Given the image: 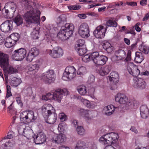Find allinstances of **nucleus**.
Returning a JSON list of instances; mask_svg holds the SVG:
<instances>
[{
  "label": "nucleus",
  "mask_w": 149,
  "mask_h": 149,
  "mask_svg": "<svg viewBox=\"0 0 149 149\" xmlns=\"http://www.w3.org/2000/svg\"><path fill=\"white\" fill-rule=\"evenodd\" d=\"M34 57L29 52L26 56V60L29 62H30L32 61Z\"/></svg>",
  "instance_id": "obj_52"
},
{
  "label": "nucleus",
  "mask_w": 149,
  "mask_h": 149,
  "mask_svg": "<svg viewBox=\"0 0 149 149\" xmlns=\"http://www.w3.org/2000/svg\"><path fill=\"white\" fill-rule=\"evenodd\" d=\"M132 86L136 89L142 90L146 88L147 84L143 79L134 77L133 79Z\"/></svg>",
  "instance_id": "obj_9"
},
{
  "label": "nucleus",
  "mask_w": 149,
  "mask_h": 149,
  "mask_svg": "<svg viewBox=\"0 0 149 149\" xmlns=\"http://www.w3.org/2000/svg\"><path fill=\"white\" fill-rule=\"evenodd\" d=\"M118 60L123 59L126 57L125 52L122 49L116 50L115 52Z\"/></svg>",
  "instance_id": "obj_25"
},
{
  "label": "nucleus",
  "mask_w": 149,
  "mask_h": 149,
  "mask_svg": "<svg viewBox=\"0 0 149 149\" xmlns=\"http://www.w3.org/2000/svg\"><path fill=\"white\" fill-rule=\"evenodd\" d=\"M126 33H131L134 35H135L136 34L134 30L132 29H130L129 30H127Z\"/></svg>",
  "instance_id": "obj_60"
},
{
  "label": "nucleus",
  "mask_w": 149,
  "mask_h": 149,
  "mask_svg": "<svg viewBox=\"0 0 149 149\" xmlns=\"http://www.w3.org/2000/svg\"><path fill=\"white\" fill-rule=\"evenodd\" d=\"M107 26L116 27L117 26V23L115 21L109 20L106 22Z\"/></svg>",
  "instance_id": "obj_46"
},
{
  "label": "nucleus",
  "mask_w": 149,
  "mask_h": 149,
  "mask_svg": "<svg viewBox=\"0 0 149 149\" xmlns=\"http://www.w3.org/2000/svg\"><path fill=\"white\" fill-rule=\"evenodd\" d=\"M15 144V142L13 141H7L4 144V148L6 149H10V148L13 147Z\"/></svg>",
  "instance_id": "obj_45"
},
{
  "label": "nucleus",
  "mask_w": 149,
  "mask_h": 149,
  "mask_svg": "<svg viewBox=\"0 0 149 149\" xmlns=\"http://www.w3.org/2000/svg\"><path fill=\"white\" fill-rule=\"evenodd\" d=\"M20 118L22 123H27V111H23L20 113Z\"/></svg>",
  "instance_id": "obj_32"
},
{
  "label": "nucleus",
  "mask_w": 149,
  "mask_h": 149,
  "mask_svg": "<svg viewBox=\"0 0 149 149\" xmlns=\"http://www.w3.org/2000/svg\"><path fill=\"white\" fill-rule=\"evenodd\" d=\"M149 17V12L146 13L143 19V21H145L148 20Z\"/></svg>",
  "instance_id": "obj_64"
},
{
  "label": "nucleus",
  "mask_w": 149,
  "mask_h": 149,
  "mask_svg": "<svg viewBox=\"0 0 149 149\" xmlns=\"http://www.w3.org/2000/svg\"><path fill=\"white\" fill-rule=\"evenodd\" d=\"M16 6L15 3L13 2H9L6 3L2 9V12H5L7 15H8L9 13H11L13 14L16 11Z\"/></svg>",
  "instance_id": "obj_13"
},
{
  "label": "nucleus",
  "mask_w": 149,
  "mask_h": 149,
  "mask_svg": "<svg viewBox=\"0 0 149 149\" xmlns=\"http://www.w3.org/2000/svg\"><path fill=\"white\" fill-rule=\"evenodd\" d=\"M102 45L103 49L108 53H111L112 52L113 47L109 42H104L102 43Z\"/></svg>",
  "instance_id": "obj_27"
},
{
  "label": "nucleus",
  "mask_w": 149,
  "mask_h": 149,
  "mask_svg": "<svg viewBox=\"0 0 149 149\" xmlns=\"http://www.w3.org/2000/svg\"><path fill=\"white\" fill-rule=\"evenodd\" d=\"M84 104L88 108L93 109L95 107V106L93 103H84Z\"/></svg>",
  "instance_id": "obj_54"
},
{
  "label": "nucleus",
  "mask_w": 149,
  "mask_h": 149,
  "mask_svg": "<svg viewBox=\"0 0 149 149\" xmlns=\"http://www.w3.org/2000/svg\"><path fill=\"white\" fill-rule=\"evenodd\" d=\"M108 80L111 83L116 84L117 83L119 80L118 74L116 72H112L108 76Z\"/></svg>",
  "instance_id": "obj_18"
},
{
  "label": "nucleus",
  "mask_w": 149,
  "mask_h": 149,
  "mask_svg": "<svg viewBox=\"0 0 149 149\" xmlns=\"http://www.w3.org/2000/svg\"><path fill=\"white\" fill-rule=\"evenodd\" d=\"M87 72L86 68L84 66H81L79 68L77 72V74L81 76L85 74Z\"/></svg>",
  "instance_id": "obj_41"
},
{
  "label": "nucleus",
  "mask_w": 149,
  "mask_h": 149,
  "mask_svg": "<svg viewBox=\"0 0 149 149\" xmlns=\"http://www.w3.org/2000/svg\"><path fill=\"white\" fill-rule=\"evenodd\" d=\"M25 125H22L18 128V132L20 134H23L24 133L25 131Z\"/></svg>",
  "instance_id": "obj_50"
},
{
  "label": "nucleus",
  "mask_w": 149,
  "mask_h": 149,
  "mask_svg": "<svg viewBox=\"0 0 149 149\" xmlns=\"http://www.w3.org/2000/svg\"><path fill=\"white\" fill-rule=\"evenodd\" d=\"M71 123L72 125L75 127H77L78 125V121L76 120L73 119L72 120Z\"/></svg>",
  "instance_id": "obj_56"
},
{
  "label": "nucleus",
  "mask_w": 149,
  "mask_h": 149,
  "mask_svg": "<svg viewBox=\"0 0 149 149\" xmlns=\"http://www.w3.org/2000/svg\"><path fill=\"white\" fill-rule=\"evenodd\" d=\"M140 24L139 23H138L135 25V29L136 31L138 32H139L141 31V28L139 26V25Z\"/></svg>",
  "instance_id": "obj_61"
},
{
  "label": "nucleus",
  "mask_w": 149,
  "mask_h": 149,
  "mask_svg": "<svg viewBox=\"0 0 149 149\" xmlns=\"http://www.w3.org/2000/svg\"><path fill=\"white\" fill-rule=\"evenodd\" d=\"M140 75H149V72L147 71H146L145 72H140Z\"/></svg>",
  "instance_id": "obj_63"
},
{
  "label": "nucleus",
  "mask_w": 149,
  "mask_h": 149,
  "mask_svg": "<svg viewBox=\"0 0 149 149\" xmlns=\"http://www.w3.org/2000/svg\"><path fill=\"white\" fill-rule=\"evenodd\" d=\"M13 22L11 20H7L0 26V29L3 32H10L13 29Z\"/></svg>",
  "instance_id": "obj_12"
},
{
  "label": "nucleus",
  "mask_w": 149,
  "mask_h": 149,
  "mask_svg": "<svg viewBox=\"0 0 149 149\" xmlns=\"http://www.w3.org/2000/svg\"><path fill=\"white\" fill-rule=\"evenodd\" d=\"M127 69L129 73L133 76L136 77L140 74V72L138 66L133 63H128Z\"/></svg>",
  "instance_id": "obj_11"
},
{
  "label": "nucleus",
  "mask_w": 149,
  "mask_h": 149,
  "mask_svg": "<svg viewBox=\"0 0 149 149\" xmlns=\"http://www.w3.org/2000/svg\"><path fill=\"white\" fill-rule=\"evenodd\" d=\"M33 139L36 144H42L46 141V136L43 133L40 132L36 136L35 135Z\"/></svg>",
  "instance_id": "obj_15"
},
{
  "label": "nucleus",
  "mask_w": 149,
  "mask_h": 149,
  "mask_svg": "<svg viewBox=\"0 0 149 149\" xmlns=\"http://www.w3.org/2000/svg\"><path fill=\"white\" fill-rule=\"evenodd\" d=\"M13 132L10 131L8 132L6 136V138L7 139H11L13 137ZM6 139V137L4 138V139Z\"/></svg>",
  "instance_id": "obj_55"
},
{
  "label": "nucleus",
  "mask_w": 149,
  "mask_h": 149,
  "mask_svg": "<svg viewBox=\"0 0 149 149\" xmlns=\"http://www.w3.org/2000/svg\"><path fill=\"white\" fill-rule=\"evenodd\" d=\"M8 37L10 38L11 40H12V41H14V43L15 44L19 39L20 36L19 34L17 33H15L11 34Z\"/></svg>",
  "instance_id": "obj_36"
},
{
  "label": "nucleus",
  "mask_w": 149,
  "mask_h": 149,
  "mask_svg": "<svg viewBox=\"0 0 149 149\" xmlns=\"http://www.w3.org/2000/svg\"><path fill=\"white\" fill-rule=\"evenodd\" d=\"M36 119V117L35 116L33 111H27V123H29L33 121Z\"/></svg>",
  "instance_id": "obj_30"
},
{
  "label": "nucleus",
  "mask_w": 149,
  "mask_h": 149,
  "mask_svg": "<svg viewBox=\"0 0 149 149\" xmlns=\"http://www.w3.org/2000/svg\"><path fill=\"white\" fill-rule=\"evenodd\" d=\"M55 76L53 70H48L42 74V79L46 83L50 84L55 80Z\"/></svg>",
  "instance_id": "obj_8"
},
{
  "label": "nucleus",
  "mask_w": 149,
  "mask_h": 149,
  "mask_svg": "<svg viewBox=\"0 0 149 149\" xmlns=\"http://www.w3.org/2000/svg\"><path fill=\"white\" fill-rule=\"evenodd\" d=\"M27 52L24 48H21L15 50L12 55V58L17 61L23 60L26 56Z\"/></svg>",
  "instance_id": "obj_7"
},
{
  "label": "nucleus",
  "mask_w": 149,
  "mask_h": 149,
  "mask_svg": "<svg viewBox=\"0 0 149 149\" xmlns=\"http://www.w3.org/2000/svg\"><path fill=\"white\" fill-rule=\"evenodd\" d=\"M63 54V51L62 48L59 47H56L54 48L52 54V57L57 58L62 56Z\"/></svg>",
  "instance_id": "obj_17"
},
{
  "label": "nucleus",
  "mask_w": 149,
  "mask_h": 149,
  "mask_svg": "<svg viewBox=\"0 0 149 149\" xmlns=\"http://www.w3.org/2000/svg\"><path fill=\"white\" fill-rule=\"evenodd\" d=\"M15 44L14 41H12V40H11L10 38L8 37L6 39L4 45L6 47L9 48L11 47Z\"/></svg>",
  "instance_id": "obj_35"
},
{
  "label": "nucleus",
  "mask_w": 149,
  "mask_h": 149,
  "mask_svg": "<svg viewBox=\"0 0 149 149\" xmlns=\"http://www.w3.org/2000/svg\"><path fill=\"white\" fill-rule=\"evenodd\" d=\"M74 27L72 24H66L62 26L57 35V37L62 41H64L68 39L73 34Z\"/></svg>",
  "instance_id": "obj_3"
},
{
  "label": "nucleus",
  "mask_w": 149,
  "mask_h": 149,
  "mask_svg": "<svg viewBox=\"0 0 149 149\" xmlns=\"http://www.w3.org/2000/svg\"><path fill=\"white\" fill-rule=\"evenodd\" d=\"M86 47L85 45V40L83 39H79L76 42L75 45V48L84 47Z\"/></svg>",
  "instance_id": "obj_37"
},
{
  "label": "nucleus",
  "mask_w": 149,
  "mask_h": 149,
  "mask_svg": "<svg viewBox=\"0 0 149 149\" xmlns=\"http://www.w3.org/2000/svg\"><path fill=\"white\" fill-rule=\"evenodd\" d=\"M140 3L141 6H146L147 4V0H141Z\"/></svg>",
  "instance_id": "obj_62"
},
{
  "label": "nucleus",
  "mask_w": 149,
  "mask_h": 149,
  "mask_svg": "<svg viewBox=\"0 0 149 149\" xmlns=\"http://www.w3.org/2000/svg\"><path fill=\"white\" fill-rule=\"evenodd\" d=\"M39 31L38 29L34 28L31 34L32 37L34 39H37L38 38Z\"/></svg>",
  "instance_id": "obj_38"
},
{
  "label": "nucleus",
  "mask_w": 149,
  "mask_h": 149,
  "mask_svg": "<svg viewBox=\"0 0 149 149\" xmlns=\"http://www.w3.org/2000/svg\"><path fill=\"white\" fill-rule=\"evenodd\" d=\"M81 7L79 5H72L69 6L68 8L70 10H79L80 8Z\"/></svg>",
  "instance_id": "obj_53"
},
{
  "label": "nucleus",
  "mask_w": 149,
  "mask_h": 149,
  "mask_svg": "<svg viewBox=\"0 0 149 149\" xmlns=\"http://www.w3.org/2000/svg\"><path fill=\"white\" fill-rule=\"evenodd\" d=\"M66 140V137L65 134L61 133L59 134H55L52 138V142L57 143H60L64 142Z\"/></svg>",
  "instance_id": "obj_16"
},
{
  "label": "nucleus",
  "mask_w": 149,
  "mask_h": 149,
  "mask_svg": "<svg viewBox=\"0 0 149 149\" xmlns=\"http://www.w3.org/2000/svg\"><path fill=\"white\" fill-rule=\"evenodd\" d=\"M140 112L141 116L142 118L146 119L148 117L149 111L146 105H142L140 107Z\"/></svg>",
  "instance_id": "obj_22"
},
{
  "label": "nucleus",
  "mask_w": 149,
  "mask_h": 149,
  "mask_svg": "<svg viewBox=\"0 0 149 149\" xmlns=\"http://www.w3.org/2000/svg\"><path fill=\"white\" fill-rule=\"evenodd\" d=\"M27 69L29 71H34L35 73L39 68V65L38 64H31L27 66Z\"/></svg>",
  "instance_id": "obj_31"
},
{
  "label": "nucleus",
  "mask_w": 149,
  "mask_h": 149,
  "mask_svg": "<svg viewBox=\"0 0 149 149\" xmlns=\"http://www.w3.org/2000/svg\"><path fill=\"white\" fill-rule=\"evenodd\" d=\"M29 52L35 57L37 56L39 54V50L35 47L32 48Z\"/></svg>",
  "instance_id": "obj_47"
},
{
  "label": "nucleus",
  "mask_w": 149,
  "mask_h": 149,
  "mask_svg": "<svg viewBox=\"0 0 149 149\" xmlns=\"http://www.w3.org/2000/svg\"><path fill=\"white\" fill-rule=\"evenodd\" d=\"M76 130L79 135H84L85 134V130L82 126H77L76 129Z\"/></svg>",
  "instance_id": "obj_43"
},
{
  "label": "nucleus",
  "mask_w": 149,
  "mask_h": 149,
  "mask_svg": "<svg viewBox=\"0 0 149 149\" xmlns=\"http://www.w3.org/2000/svg\"><path fill=\"white\" fill-rule=\"evenodd\" d=\"M131 52L130 51H128L127 54V57H126L125 60L127 61H130L131 60Z\"/></svg>",
  "instance_id": "obj_58"
},
{
  "label": "nucleus",
  "mask_w": 149,
  "mask_h": 149,
  "mask_svg": "<svg viewBox=\"0 0 149 149\" xmlns=\"http://www.w3.org/2000/svg\"><path fill=\"white\" fill-rule=\"evenodd\" d=\"M92 53L90 54H86L82 57V60L85 62H88L91 60L93 61V58L92 57Z\"/></svg>",
  "instance_id": "obj_40"
},
{
  "label": "nucleus",
  "mask_w": 149,
  "mask_h": 149,
  "mask_svg": "<svg viewBox=\"0 0 149 149\" xmlns=\"http://www.w3.org/2000/svg\"><path fill=\"white\" fill-rule=\"evenodd\" d=\"M23 135L29 139L33 138L34 136L33 130L28 126L25 127V131Z\"/></svg>",
  "instance_id": "obj_24"
},
{
  "label": "nucleus",
  "mask_w": 149,
  "mask_h": 149,
  "mask_svg": "<svg viewBox=\"0 0 149 149\" xmlns=\"http://www.w3.org/2000/svg\"><path fill=\"white\" fill-rule=\"evenodd\" d=\"M115 108L116 107L113 105H109L104 107L102 112L107 116H110L113 114Z\"/></svg>",
  "instance_id": "obj_19"
},
{
  "label": "nucleus",
  "mask_w": 149,
  "mask_h": 149,
  "mask_svg": "<svg viewBox=\"0 0 149 149\" xmlns=\"http://www.w3.org/2000/svg\"><path fill=\"white\" fill-rule=\"evenodd\" d=\"M92 57L93 58V62L97 65H104L106 63L108 59V57L105 56L100 55L99 53L97 52H93Z\"/></svg>",
  "instance_id": "obj_6"
},
{
  "label": "nucleus",
  "mask_w": 149,
  "mask_h": 149,
  "mask_svg": "<svg viewBox=\"0 0 149 149\" xmlns=\"http://www.w3.org/2000/svg\"><path fill=\"white\" fill-rule=\"evenodd\" d=\"M42 116L47 123L52 124L56 122L57 115L54 113V110L51 105L45 104L42 107Z\"/></svg>",
  "instance_id": "obj_1"
},
{
  "label": "nucleus",
  "mask_w": 149,
  "mask_h": 149,
  "mask_svg": "<svg viewBox=\"0 0 149 149\" xmlns=\"http://www.w3.org/2000/svg\"><path fill=\"white\" fill-rule=\"evenodd\" d=\"M139 50L145 54H147L149 52V47L146 45H141L139 47Z\"/></svg>",
  "instance_id": "obj_42"
},
{
  "label": "nucleus",
  "mask_w": 149,
  "mask_h": 149,
  "mask_svg": "<svg viewBox=\"0 0 149 149\" xmlns=\"http://www.w3.org/2000/svg\"><path fill=\"white\" fill-rule=\"evenodd\" d=\"M78 32L80 35L83 38H87L90 36L89 28L86 23H83L81 24Z\"/></svg>",
  "instance_id": "obj_10"
},
{
  "label": "nucleus",
  "mask_w": 149,
  "mask_h": 149,
  "mask_svg": "<svg viewBox=\"0 0 149 149\" xmlns=\"http://www.w3.org/2000/svg\"><path fill=\"white\" fill-rule=\"evenodd\" d=\"M8 55L0 52V66L4 71H6L8 74H11L14 73L15 70L12 67H10L8 68Z\"/></svg>",
  "instance_id": "obj_4"
},
{
  "label": "nucleus",
  "mask_w": 149,
  "mask_h": 149,
  "mask_svg": "<svg viewBox=\"0 0 149 149\" xmlns=\"http://www.w3.org/2000/svg\"><path fill=\"white\" fill-rule=\"evenodd\" d=\"M78 146L81 147V148L82 149H84L86 148V143L81 140L78 141L76 143Z\"/></svg>",
  "instance_id": "obj_48"
},
{
  "label": "nucleus",
  "mask_w": 149,
  "mask_h": 149,
  "mask_svg": "<svg viewBox=\"0 0 149 149\" xmlns=\"http://www.w3.org/2000/svg\"><path fill=\"white\" fill-rule=\"evenodd\" d=\"M56 22L59 26L62 25L66 22V17L65 15L62 14L59 16L56 19Z\"/></svg>",
  "instance_id": "obj_28"
},
{
  "label": "nucleus",
  "mask_w": 149,
  "mask_h": 149,
  "mask_svg": "<svg viewBox=\"0 0 149 149\" xmlns=\"http://www.w3.org/2000/svg\"><path fill=\"white\" fill-rule=\"evenodd\" d=\"M67 125L64 123H61L60 124L58 127V130L59 132L62 133V132H64V131L65 130V129L67 128Z\"/></svg>",
  "instance_id": "obj_44"
},
{
  "label": "nucleus",
  "mask_w": 149,
  "mask_h": 149,
  "mask_svg": "<svg viewBox=\"0 0 149 149\" xmlns=\"http://www.w3.org/2000/svg\"><path fill=\"white\" fill-rule=\"evenodd\" d=\"M77 90L80 94L83 95H85L87 92L86 87L83 85L79 86L77 88Z\"/></svg>",
  "instance_id": "obj_33"
},
{
  "label": "nucleus",
  "mask_w": 149,
  "mask_h": 149,
  "mask_svg": "<svg viewBox=\"0 0 149 149\" xmlns=\"http://www.w3.org/2000/svg\"><path fill=\"white\" fill-rule=\"evenodd\" d=\"M78 113L80 116L84 118L86 121H89L91 119V118L89 115V111L87 110L80 109L79 110Z\"/></svg>",
  "instance_id": "obj_23"
},
{
  "label": "nucleus",
  "mask_w": 149,
  "mask_h": 149,
  "mask_svg": "<svg viewBox=\"0 0 149 149\" xmlns=\"http://www.w3.org/2000/svg\"><path fill=\"white\" fill-rule=\"evenodd\" d=\"M126 4L128 6H137V3L134 1L127 2L126 3Z\"/></svg>",
  "instance_id": "obj_59"
},
{
  "label": "nucleus",
  "mask_w": 149,
  "mask_h": 149,
  "mask_svg": "<svg viewBox=\"0 0 149 149\" xmlns=\"http://www.w3.org/2000/svg\"><path fill=\"white\" fill-rule=\"evenodd\" d=\"M111 67L108 65H106L101 67L98 70V72L100 75L104 76L108 74L111 70Z\"/></svg>",
  "instance_id": "obj_21"
},
{
  "label": "nucleus",
  "mask_w": 149,
  "mask_h": 149,
  "mask_svg": "<svg viewBox=\"0 0 149 149\" xmlns=\"http://www.w3.org/2000/svg\"><path fill=\"white\" fill-rule=\"evenodd\" d=\"M58 118L61 121L63 122L67 119V116L63 113H61L58 114Z\"/></svg>",
  "instance_id": "obj_49"
},
{
  "label": "nucleus",
  "mask_w": 149,
  "mask_h": 149,
  "mask_svg": "<svg viewBox=\"0 0 149 149\" xmlns=\"http://www.w3.org/2000/svg\"><path fill=\"white\" fill-rule=\"evenodd\" d=\"M144 57L143 54L140 52H136L135 53V57L134 61L136 62L140 63L144 60Z\"/></svg>",
  "instance_id": "obj_29"
},
{
  "label": "nucleus",
  "mask_w": 149,
  "mask_h": 149,
  "mask_svg": "<svg viewBox=\"0 0 149 149\" xmlns=\"http://www.w3.org/2000/svg\"><path fill=\"white\" fill-rule=\"evenodd\" d=\"M76 69L73 66H69L66 67L63 73L62 79L68 81L73 79L76 76Z\"/></svg>",
  "instance_id": "obj_5"
},
{
  "label": "nucleus",
  "mask_w": 149,
  "mask_h": 149,
  "mask_svg": "<svg viewBox=\"0 0 149 149\" xmlns=\"http://www.w3.org/2000/svg\"><path fill=\"white\" fill-rule=\"evenodd\" d=\"M8 112L11 115H15L13 117V120L12 121V123L14 124L15 123V120L16 118L15 115H16L17 111L16 109L14 107L13 103H12L8 107Z\"/></svg>",
  "instance_id": "obj_26"
},
{
  "label": "nucleus",
  "mask_w": 149,
  "mask_h": 149,
  "mask_svg": "<svg viewBox=\"0 0 149 149\" xmlns=\"http://www.w3.org/2000/svg\"><path fill=\"white\" fill-rule=\"evenodd\" d=\"M23 20L22 17L19 15H17L13 19L14 22L18 26L23 23Z\"/></svg>",
  "instance_id": "obj_34"
},
{
  "label": "nucleus",
  "mask_w": 149,
  "mask_h": 149,
  "mask_svg": "<svg viewBox=\"0 0 149 149\" xmlns=\"http://www.w3.org/2000/svg\"><path fill=\"white\" fill-rule=\"evenodd\" d=\"M76 50L79 53L80 56H82L86 52V47H78L75 48Z\"/></svg>",
  "instance_id": "obj_39"
},
{
  "label": "nucleus",
  "mask_w": 149,
  "mask_h": 149,
  "mask_svg": "<svg viewBox=\"0 0 149 149\" xmlns=\"http://www.w3.org/2000/svg\"><path fill=\"white\" fill-rule=\"evenodd\" d=\"M68 91L67 89H58L56 90L54 93L52 94L50 93H47L46 95L42 96V99L45 101L47 100H55L59 102L63 96L68 94Z\"/></svg>",
  "instance_id": "obj_2"
},
{
  "label": "nucleus",
  "mask_w": 149,
  "mask_h": 149,
  "mask_svg": "<svg viewBox=\"0 0 149 149\" xmlns=\"http://www.w3.org/2000/svg\"><path fill=\"white\" fill-rule=\"evenodd\" d=\"M115 100L117 102H127L128 99L125 95L118 93L115 96Z\"/></svg>",
  "instance_id": "obj_20"
},
{
  "label": "nucleus",
  "mask_w": 149,
  "mask_h": 149,
  "mask_svg": "<svg viewBox=\"0 0 149 149\" xmlns=\"http://www.w3.org/2000/svg\"><path fill=\"white\" fill-rule=\"evenodd\" d=\"M107 30V28H104L102 26H99L94 31V35L97 38H103L105 36Z\"/></svg>",
  "instance_id": "obj_14"
},
{
  "label": "nucleus",
  "mask_w": 149,
  "mask_h": 149,
  "mask_svg": "<svg viewBox=\"0 0 149 149\" xmlns=\"http://www.w3.org/2000/svg\"><path fill=\"white\" fill-rule=\"evenodd\" d=\"M126 5V3H123V1H120L117 3H115L114 5L112 6L111 5H109V7H112L114 8L116 6H124Z\"/></svg>",
  "instance_id": "obj_51"
},
{
  "label": "nucleus",
  "mask_w": 149,
  "mask_h": 149,
  "mask_svg": "<svg viewBox=\"0 0 149 149\" xmlns=\"http://www.w3.org/2000/svg\"><path fill=\"white\" fill-rule=\"evenodd\" d=\"M95 77L94 76L92 75L90 77L88 80V82L89 84L93 83L95 81Z\"/></svg>",
  "instance_id": "obj_57"
}]
</instances>
